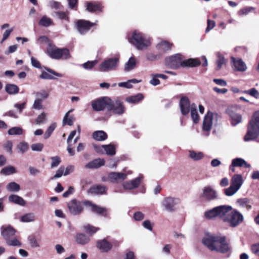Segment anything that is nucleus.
I'll return each mask as SVG.
<instances>
[{"instance_id":"1","label":"nucleus","mask_w":259,"mask_h":259,"mask_svg":"<svg viewBox=\"0 0 259 259\" xmlns=\"http://www.w3.org/2000/svg\"><path fill=\"white\" fill-rule=\"evenodd\" d=\"M202 242L205 246L211 251L226 253L230 249L224 237L208 234L204 236Z\"/></svg>"},{"instance_id":"2","label":"nucleus","mask_w":259,"mask_h":259,"mask_svg":"<svg viewBox=\"0 0 259 259\" xmlns=\"http://www.w3.org/2000/svg\"><path fill=\"white\" fill-rule=\"evenodd\" d=\"M200 61L197 59H189L184 60L180 54H176L166 59V64L171 68H177L180 66L196 67L199 65Z\"/></svg>"},{"instance_id":"3","label":"nucleus","mask_w":259,"mask_h":259,"mask_svg":"<svg viewBox=\"0 0 259 259\" xmlns=\"http://www.w3.org/2000/svg\"><path fill=\"white\" fill-rule=\"evenodd\" d=\"M259 136V110L254 112L247 125V130L244 137L245 141L255 140Z\"/></svg>"},{"instance_id":"4","label":"nucleus","mask_w":259,"mask_h":259,"mask_svg":"<svg viewBox=\"0 0 259 259\" xmlns=\"http://www.w3.org/2000/svg\"><path fill=\"white\" fill-rule=\"evenodd\" d=\"M128 40L138 50H143L150 45V41L148 38H145L143 34L135 31Z\"/></svg>"},{"instance_id":"5","label":"nucleus","mask_w":259,"mask_h":259,"mask_svg":"<svg viewBox=\"0 0 259 259\" xmlns=\"http://www.w3.org/2000/svg\"><path fill=\"white\" fill-rule=\"evenodd\" d=\"M47 52L50 57L55 59L67 60L70 58L69 51L67 49H58L56 46L49 44Z\"/></svg>"},{"instance_id":"6","label":"nucleus","mask_w":259,"mask_h":259,"mask_svg":"<svg viewBox=\"0 0 259 259\" xmlns=\"http://www.w3.org/2000/svg\"><path fill=\"white\" fill-rule=\"evenodd\" d=\"M220 116L217 114L208 111L205 116L203 122V129L204 131L209 132L212 125H216L220 119Z\"/></svg>"},{"instance_id":"7","label":"nucleus","mask_w":259,"mask_h":259,"mask_svg":"<svg viewBox=\"0 0 259 259\" xmlns=\"http://www.w3.org/2000/svg\"><path fill=\"white\" fill-rule=\"evenodd\" d=\"M243 221V216L238 211L233 209L230 211L228 218L225 219V222L232 227H235L241 224Z\"/></svg>"},{"instance_id":"8","label":"nucleus","mask_w":259,"mask_h":259,"mask_svg":"<svg viewBox=\"0 0 259 259\" xmlns=\"http://www.w3.org/2000/svg\"><path fill=\"white\" fill-rule=\"evenodd\" d=\"M119 64L117 58H111L105 60L99 66V69L102 72H108L116 70Z\"/></svg>"},{"instance_id":"9","label":"nucleus","mask_w":259,"mask_h":259,"mask_svg":"<svg viewBox=\"0 0 259 259\" xmlns=\"http://www.w3.org/2000/svg\"><path fill=\"white\" fill-rule=\"evenodd\" d=\"M108 110L112 111L114 114L122 115L125 111V107L119 100H112L110 99V103L108 106Z\"/></svg>"},{"instance_id":"10","label":"nucleus","mask_w":259,"mask_h":259,"mask_svg":"<svg viewBox=\"0 0 259 259\" xmlns=\"http://www.w3.org/2000/svg\"><path fill=\"white\" fill-rule=\"evenodd\" d=\"M180 203L179 199L172 197L164 198L161 202V206L168 212L175 211L176 206Z\"/></svg>"},{"instance_id":"11","label":"nucleus","mask_w":259,"mask_h":259,"mask_svg":"<svg viewBox=\"0 0 259 259\" xmlns=\"http://www.w3.org/2000/svg\"><path fill=\"white\" fill-rule=\"evenodd\" d=\"M132 174L131 170H125L124 172H112L108 174V179L110 182L118 184L123 182L127 178V175Z\"/></svg>"},{"instance_id":"12","label":"nucleus","mask_w":259,"mask_h":259,"mask_svg":"<svg viewBox=\"0 0 259 259\" xmlns=\"http://www.w3.org/2000/svg\"><path fill=\"white\" fill-rule=\"evenodd\" d=\"M84 202H80L75 199H73L67 204V207L69 212L72 215H78L83 210Z\"/></svg>"},{"instance_id":"13","label":"nucleus","mask_w":259,"mask_h":259,"mask_svg":"<svg viewBox=\"0 0 259 259\" xmlns=\"http://www.w3.org/2000/svg\"><path fill=\"white\" fill-rule=\"evenodd\" d=\"M110 103V98L108 97H103L96 100L93 101L92 106L95 111H102L106 107L108 109V106Z\"/></svg>"},{"instance_id":"14","label":"nucleus","mask_w":259,"mask_h":259,"mask_svg":"<svg viewBox=\"0 0 259 259\" xmlns=\"http://www.w3.org/2000/svg\"><path fill=\"white\" fill-rule=\"evenodd\" d=\"M201 197L206 200L211 201L218 197V193L211 186L204 187L202 190Z\"/></svg>"},{"instance_id":"15","label":"nucleus","mask_w":259,"mask_h":259,"mask_svg":"<svg viewBox=\"0 0 259 259\" xmlns=\"http://www.w3.org/2000/svg\"><path fill=\"white\" fill-rule=\"evenodd\" d=\"M77 30L81 34H83L88 31L92 26L96 25V23H91L90 21L79 20L76 22Z\"/></svg>"},{"instance_id":"16","label":"nucleus","mask_w":259,"mask_h":259,"mask_svg":"<svg viewBox=\"0 0 259 259\" xmlns=\"http://www.w3.org/2000/svg\"><path fill=\"white\" fill-rule=\"evenodd\" d=\"M84 206L93 213L98 214H103L107 211V209L104 208L92 203L89 201H84Z\"/></svg>"},{"instance_id":"17","label":"nucleus","mask_w":259,"mask_h":259,"mask_svg":"<svg viewBox=\"0 0 259 259\" xmlns=\"http://www.w3.org/2000/svg\"><path fill=\"white\" fill-rule=\"evenodd\" d=\"M217 207L218 218L225 222V219L228 218L232 207L229 205H221Z\"/></svg>"},{"instance_id":"18","label":"nucleus","mask_w":259,"mask_h":259,"mask_svg":"<svg viewBox=\"0 0 259 259\" xmlns=\"http://www.w3.org/2000/svg\"><path fill=\"white\" fill-rule=\"evenodd\" d=\"M46 70L47 71L42 72L40 75L41 78L45 79H55V76L58 77H62L63 76L62 74L57 72L51 69L46 68Z\"/></svg>"},{"instance_id":"19","label":"nucleus","mask_w":259,"mask_h":259,"mask_svg":"<svg viewBox=\"0 0 259 259\" xmlns=\"http://www.w3.org/2000/svg\"><path fill=\"white\" fill-rule=\"evenodd\" d=\"M191 106L189 100L186 97H182L180 102L181 112L184 115L188 114L191 111Z\"/></svg>"},{"instance_id":"20","label":"nucleus","mask_w":259,"mask_h":259,"mask_svg":"<svg viewBox=\"0 0 259 259\" xmlns=\"http://www.w3.org/2000/svg\"><path fill=\"white\" fill-rule=\"evenodd\" d=\"M141 177H139L131 181H126L122 184V187L126 190H131L139 187L141 183Z\"/></svg>"},{"instance_id":"21","label":"nucleus","mask_w":259,"mask_h":259,"mask_svg":"<svg viewBox=\"0 0 259 259\" xmlns=\"http://www.w3.org/2000/svg\"><path fill=\"white\" fill-rule=\"evenodd\" d=\"M231 61L233 62V67L236 71L243 72L247 69L245 63L240 59H236L233 57H231Z\"/></svg>"},{"instance_id":"22","label":"nucleus","mask_w":259,"mask_h":259,"mask_svg":"<svg viewBox=\"0 0 259 259\" xmlns=\"http://www.w3.org/2000/svg\"><path fill=\"white\" fill-rule=\"evenodd\" d=\"M15 233V229L10 226H3L1 227V234L6 241L14 236Z\"/></svg>"},{"instance_id":"23","label":"nucleus","mask_w":259,"mask_h":259,"mask_svg":"<svg viewBox=\"0 0 259 259\" xmlns=\"http://www.w3.org/2000/svg\"><path fill=\"white\" fill-rule=\"evenodd\" d=\"M97 246L102 252H107L112 248V245L106 239L99 240Z\"/></svg>"},{"instance_id":"24","label":"nucleus","mask_w":259,"mask_h":259,"mask_svg":"<svg viewBox=\"0 0 259 259\" xmlns=\"http://www.w3.org/2000/svg\"><path fill=\"white\" fill-rule=\"evenodd\" d=\"M104 159L97 158L89 162L85 165L86 168H98L105 164Z\"/></svg>"},{"instance_id":"25","label":"nucleus","mask_w":259,"mask_h":259,"mask_svg":"<svg viewBox=\"0 0 259 259\" xmlns=\"http://www.w3.org/2000/svg\"><path fill=\"white\" fill-rule=\"evenodd\" d=\"M243 184L242 177L240 175H234L231 180V185L239 189Z\"/></svg>"},{"instance_id":"26","label":"nucleus","mask_w":259,"mask_h":259,"mask_svg":"<svg viewBox=\"0 0 259 259\" xmlns=\"http://www.w3.org/2000/svg\"><path fill=\"white\" fill-rule=\"evenodd\" d=\"M87 10L90 12L102 11L103 7L98 3L89 2L86 4Z\"/></svg>"},{"instance_id":"27","label":"nucleus","mask_w":259,"mask_h":259,"mask_svg":"<svg viewBox=\"0 0 259 259\" xmlns=\"http://www.w3.org/2000/svg\"><path fill=\"white\" fill-rule=\"evenodd\" d=\"M228 114L232 119L231 123L233 125H236L241 122L242 116L240 114L231 110L228 111Z\"/></svg>"},{"instance_id":"28","label":"nucleus","mask_w":259,"mask_h":259,"mask_svg":"<svg viewBox=\"0 0 259 259\" xmlns=\"http://www.w3.org/2000/svg\"><path fill=\"white\" fill-rule=\"evenodd\" d=\"M106 191V187L102 185H97L91 187L89 192L94 194H103Z\"/></svg>"},{"instance_id":"29","label":"nucleus","mask_w":259,"mask_h":259,"mask_svg":"<svg viewBox=\"0 0 259 259\" xmlns=\"http://www.w3.org/2000/svg\"><path fill=\"white\" fill-rule=\"evenodd\" d=\"M233 166H239L244 167H250V165L247 163L243 159L241 158H236L232 160Z\"/></svg>"},{"instance_id":"30","label":"nucleus","mask_w":259,"mask_h":259,"mask_svg":"<svg viewBox=\"0 0 259 259\" xmlns=\"http://www.w3.org/2000/svg\"><path fill=\"white\" fill-rule=\"evenodd\" d=\"M136 65V59L133 57H131L128 61L125 64L124 70L125 72H128L133 70Z\"/></svg>"},{"instance_id":"31","label":"nucleus","mask_w":259,"mask_h":259,"mask_svg":"<svg viewBox=\"0 0 259 259\" xmlns=\"http://www.w3.org/2000/svg\"><path fill=\"white\" fill-rule=\"evenodd\" d=\"M90 240V237L85 234L79 233L76 236V241L78 244L84 245L89 242Z\"/></svg>"},{"instance_id":"32","label":"nucleus","mask_w":259,"mask_h":259,"mask_svg":"<svg viewBox=\"0 0 259 259\" xmlns=\"http://www.w3.org/2000/svg\"><path fill=\"white\" fill-rule=\"evenodd\" d=\"M9 200L21 206H24L26 204L25 201L22 197L16 195H10L9 197Z\"/></svg>"},{"instance_id":"33","label":"nucleus","mask_w":259,"mask_h":259,"mask_svg":"<svg viewBox=\"0 0 259 259\" xmlns=\"http://www.w3.org/2000/svg\"><path fill=\"white\" fill-rule=\"evenodd\" d=\"M93 137L97 141H104L107 138V135L103 131H98L93 133Z\"/></svg>"},{"instance_id":"34","label":"nucleus","mask_w":259,"mask_h":259,"mask_svg":"<svg viewBox=\"0 0 259 259\" xmlns=\"http://www.w3.org/2000/svg\"><path fill=\"white\" fill-rule=\"evenodd\" d=\"M191 118L195 123L199 122V117L197 111V106L196 104L193 103L191 106Z\"/></svg>"},{"instance_id":"35","label":"nucleus","mask_w":259,"mask_h":259,"mask_svg":"<svg viewBox=\"0 0 259 259\" xmlns=\"http://www.w3.org/2000/svg\"><path fill=\"white\" fill-rule=\"evenodd\" d=\"M5 91L9 94L14 95L18 93L19 89L16 84L9 83L6 85Z\"/></svg>"},{"instance_id":"36","label":"nucleus","mask_w":259,"mask_h":259,"mask_svg":"<svg viewBox=\"0 0 259 259\" xmlns=\"http://www.w3.org/2000/svg\"><path fill=\"white\" fill-rule=\"evenodd\" d=\"M237 202L240 207H245L247 210L251 208V201L247 198L239 199Z\"/></svg>"},{"instance_id":"37","label":"nucleus","mask_w":259,"mask_h":259,"mask_svg":"<svg viewBox=\"0 0 259 259\" xmlns=\"http://www.w3.org/2000/svg\"><path fill=\"white\" fill-rule=\"evenodd\" d=\"M143 98L144 96L142 94H138L136 95L126 98L125 100L130 103H137L143 100Z\"/></svg>"},{"instance_id":"38","label":"nucleus","mask_w":259,"mask_h":259,"mask_svg":"<svg viewBox=\"0 0 259 259\" xmlns=\"http://www.w3.org/2000/svg\"><path fill=\"white\" fill-rule=\"evenodd\" d=\"M39 25L44 27H49L53 24L52 20L46 16L41 17L38 22Z\"/></svg>"},{"instance_id":"39","label":"nucleus","mask_w":259,"mask_h":259,"mask_svg":"<svg viewBox=\"0 0 259 259\" xmlns=\"http://www.w3.org/2000/svg\"><path fill=\"white\" fill-rule=\"evenodd\" d=\"M35 220V215L34 213L30 212L24 214L22 215L20 220L22 222L24 223H29L31 222H34Z\"/></svg>"},{"instance_id":"40","label":"nucleus","mask_w":259,"mask_h":259,"mask_svg":"<svg viewBox=\"0 0 259 259\" xmlns=\"http://www.w3.org/2000/svg\"><path fill=\"white\" fill-rule=\"evenodd\" d=\"M217 60L216 61L217 70H220L223 65L226 63V60L221 54L219 52L217 53Z\"/></svg>"},{"instance_id":"41","label":"nucleus","mask_w":259,"mask_h":259,"mask_svg":"<svg viewBox=\"0 0 259 259\" xmlns=\"http://www.w3.org/2000/svg\"><path fill=\"white\" fill-rule=\"evenodd\" d=\"M16 148L18 153L23 154L29 149V145L25 142H21L17 145Z\"/></svg>"},{"instance_id":"42","label":"nucleus","mask_w":259,"mask_h":259,"mask_svg":"<svg viewBox=\"0 0 259 259\" xmlns=\"http://www.w3.org/2000/svg\"><path fill=\"white\" fill-rule=\"evenodd\" d=\"M72 111V110L68 111L65 114L63 120V124H67L68 125H71L73 124L74 121V118L73 116L70 115V113Z\"/></svg>"},{"instance_id":"43","label":"nucleus","mask_w":259,"mask_h":259,"mask_svg":"<svg viewBox=\"0 0 259 259\" xmlns=\"http://www.w3.org/2000/svg\"><path fill=\"white\" fill-rule=\"evenodd\" d=\"M171 44L166 41H162L159 43L157 48L160 51L164 52L170 50Z\"/></svg>"},{"instance_id":"44","label":"nucleus","mask_w":259,"mask_h":259,"mask_svg":"<svg viewBox=\"0 0 259 259\" xmlns=\"http://www.w3.org/2000/svg\"><path fill=\"white\" fill-rule=\"evenodd\" d=\"M141 80H137L136 79H132L128 80L126 82H122L118 83V86L120 87L125 88L127 89H130L133 87L132 83H137L140 82Z\"/></svg>"},{"instance_id":"45","label":"nucleus","mask_w":259,"mask_h":259,"mask_svg":"<svg viewBox=\"0 0 259 259\" xmlns=\"http://www.w3.org/2000/svg\"><path fill=\"white\" fill-rule=\"evenodd\" d=\"M16 172L15 168L13 166H7L4 167L1 170V174L3 175L8 176Z\"/></svg>"},{"instance_id":"46","label":"nucleus","mask_w":259,"mask_h":259,"mask_svg":"<svg viewBox=\"0 0 259 259\" xmlns=\"http://www.w3.org/2000/svg\"><path fill=\"white\" fill-rule=\"evenodd\" d=\"M217 207H215L212 209L207 210L204 213V217L208 219H211L218 216Z\"/></svg>"},{"instance_id":"47","label":"nucleus","mask_w":259,"mask_h":259,"mask_svg":"<svg viewBox=\"0 0 259 259\" xmlns=\"http://www.w3.org/2000/svg\"><path fill=\"white\" fill-rule=\"evenodd\" d=\"M8 133L9 135H21L23 133V130L18 126H15L9 130Z\"/></svg>"},{"instance_id":"48","label":"nucleus","mask_w":259,"mask_h":259,"mask_svg":"<svg viewBox=\"0 0 259 259\" xmlns=\"http://www.w3.org/2000/svg\"><path fill=\"white\" fill-rule=\"evenodd\" d=\"M189 157L194 160H199L203 157V154L201 152H196L194 151H189Z\"/></svg>"},{"instance_id":"49","label":"nucleus","mask_w":259,"mask_h":259,"mask_svg":"<svg viewBox=\"0 0 259 259\" xmlns=\"http://www.w3.org/2000/svg\"><path fill=\"white\" fill-rule=\"evenodd\" d=\"M104 151L107 155L113 156L116 153L115 147L111 144L104 145Z\"/></svg>"},{"instance_id":"50","label":"nucleus","mask_w":259,"mask_h":259,"mask_svg":"<svg viewBox=\"0 0 259 259\" xmlns=\"http://www.w3.org/2000/svg\"><path fill=\"white\" fill-rule=\"evenodd\" d=\"M7 189L10 192H18L20 190V186L15 182H11L7 186Z\"/></svg>"},{"instance_id":"51","label":"nucleus","mask_w":259,"mask_h":259,"mask_svg":"<svg viewBox=\"0 0 259 259\" xmlns=\"http://www.w3.org/2000/svg\"><path fill=\"white\" fill-rule=\"evenodd\" d=\"M6 242L10 246H20L21 245V243L14 236L7 240Z\"/></svg>"},{"instance_id":"52","label":"nucleus","mask_w":259,"mask_h":259,"mask_svg":"<svg viewBox=\"0 0 259 259\" xmlns=\"http://www.w3.org/2000/svg\"><path fill=\"white\" fill-rule=\"evenodd\" d=\"M243 93L248 94L255 99L259 98V92L255 88H252L248 90H245L243 91Z\"/></svg>"},{"instance_id":"53","label":"nucleus","mask_w":259,"mask_h":259,"mask_svg":"<svg viewBox=\"0 0 259 259\" xmlns=\"http://www.w3.org/2000/svg\"><path fill=\"white\" fill-rule=\"evenodd\" d=\"M238 189L230 185V187L224 189V193L226 196H231L235 194Z\"/></svg>"},{"instance_id":"54","label":"nucleus","mask_w":259,"mask_h":259,"mask_svg":"<svg viewBox=\"0 0 259 259\" xmlns=\"http://www.w3.org/2000/svg\"><path fill=\"white\" fill-rule=\"evenodd\" d=\"M254 8L252 7H247L240 9L238 12V15L240 16L247 15L252 10H254Z\"/></svg>"},{"instance_id":"55","label":"nucleus","mask_w":259,"mask_h":259,"mask_svg":"<svg viewBox=\"0 0 259 259\" xmlns=\"http://www.w3.org/2000/svg\"><path fill=\"white\" fill-rule=\"evenodd\" d=\"M56 127V125L55 123H53L48 127L47 131L44 135V137L45 139H48L51 136L52 133L55 130Z\"/></svg>"},{"instance_id":"56","label":"nucleus","mask_w":259,"mask_h":259,"mask_svg":"<svg viewBox=\"0 0 259 259\" xmlns=\"http://www.w3.org/2000/svg\"><path fill=\"white\" fill-rule=\"evenodd\" d=\"M42 100L41 99H36L34 100V103L32 106V108L36 110H40L44 108V106L42 104Z\"/></svg>"},{"instance_id":"57","label":"nucleus","mask_w":259,"mask_h":259,"mask_svg":"<svg viewBox=\"0 0 259 259\" xmlns=\"http://www.w3.org/2000/svg\"><path fill=\"white\" fill-rule=\"evenodd\" d=\"M44 147V144L40 143H34L31 145V150L33 151L40 152Z\"/></svg>"},{"instance_id":"58","label":"nucleus","mask_w":259,"mask_h":259,"mask_svg":"<svg viewBox=\"0 0 259 259\" xmlns=\"http://www.w3.org/2000/svg\"><path fill=\"white\" fill-rule=\"evenodd\" d=\"M51 159L52 160L51 167L52 168L57 167L61 162L60 158L58 156L52 157Z\"/></svg>"},{"instance_id":"59","label":"nucleus","mask_w":259,"mask_h":259,"mask_svg":"<svg viewBox=\"0 0 259 259\" xmlns=\"http://www.w3.org/2000/svg\"><path fill=\"white\" fill-rule=\"evenodd\" d=\"M55 14L59 19L69 21L68 13L63 12H56Z\"/></svg>"},{"instance_id":"60","label":"nucleus","mask_w":259,"mask_h":259,"mask_svg":"<svg viewBox=\"0 0 259 259\" xmlns=\"http://www.w3.org/2000/svg\"><path fill=\"white\" fill-rule=\"evenodd\" d=\"M48 6L52 9L57 10L60 9L61 6L60 3L55 1H51L48 4Z\"/></svg>"},{"instance_id":"61","label":"nucleus","mask_w":259,"mask_h":259,"mask_svg":"<svg viewBox=\"0 0 259 259\" xmlns=\"http://www.w3.org/2000/svg\"><path fill=\"white\" fill-rule=\"evenodd\" d=\"M97 63V61H88L83 63L82 66L85 69H91Z\"/></svg>"},{"instance_id":"62","label":"nucleus","mask_w":259,"mask_h":259,"mask_svg":"<svg viewBox=\"0 0 259 259\" xmlns=\"http://www.w3.org/2000/svg\"><path fill=\"white\" fill-rule=\"evenodd\" d=\"M64 167L63 166L60 167V168L57 170L56 174L52 178V180L54 179L59 178L64 175Z\"/></svg>"},{"instance_id":"63","label":"nucleus","mask_w":259,"mask_h":259,"mask_svg":"<svg viewBox=\"0 0 259 259\" xmlns=\"http://www.w3.org/2000/svg\"><path fill=\"white\" fill-rule=\"evenodd\" d=\"M4 148L5 150L10 154L12 153V147H13V143L12 141H8L5 144H4Z\"/></svg>"},{"instance_id":"64","label":"nucleus","mask_w":259,"mask_h":259,"mask_svg":"<svg viewBox=\"0 0 259 259\" xmlns=\"http://www.w3.org/2000/svg\"><path fill=\"white\" fill-rule=\"evenodd\" d=\"M36 99H41L42 101L48 97V94L44 91L36 93Z\"/></svg>"}]
</instances>
